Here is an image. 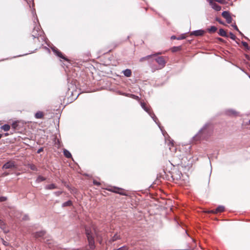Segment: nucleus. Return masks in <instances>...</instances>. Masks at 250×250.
I'll return each mask as SVG.
<instances>
[{
    "instance_id": "obj_1",
    "label": "nucleus",
    "mask_w": 250,
    "mask_h": 250,
    "mask_svg": "<svg viewBox=\"0 0 250 250\" xmlns=\"http://www.w3.org/2000/svg\"><path fill=\"white\" fill-rule=\"evenodd\" d=\"M85 233L87 238V240L89 243V245L91 249H93L94 247V238L93 236L91 230L88 229H85Z\"/></svg>"
},
{
    "instance_id": "obj_2",
    "label": "nucleus",
    "mask_w": 250,
    "mask_h": 250,
    "mask_svg": "<svg viewBox=\"0 0 250 250\" xmlns=\"http://www.w3.org/2000/svg\"><path fill=\"white\" fill-rule=\"evenodd\" d=\"M107 190L111 192L118 193V194H119L122 195H126V194L125 193V190L122 188L113 187L107 189Z\"/></svg>"
},
{
    "instance_id": "obj_3",
    "label": "nucleus",
    "mask_w": 250,
    "mask_h": 250,
    "mask_svg": "<svg viewBox=\"0 0 250 250\" xmlns=\"http://www.w3.org/2000/svg\"><path fill=\"white\" fill-rule=\"evenodd\" d=\"M17 167L15 162L13 161L7 162L2 166V169L17 168Z\"/></svg>"
},
{
    "instance_id": "obj_4",
    "label": "nucleus",
    "mask_w": 250,
    "mask_h": 250,
    "mask_svg": "<svg viewBox=\"0 0 250 250\" xmlns=\"http://www.w3.org/2000/svg\"><path fill=\"white\" fill-rule=\"evenodd\" d=\"M42 31L40 29L39 27H35L32 31V35L34 39L39 40V36H41Z\"/></svg>"
},
{
    "instance_id": "obj_5",
    "label": "nucleus",
    "mask_w": 250,
    "mask_h": 250,
    "mask_svg": "<svg viewBox=\"0 0 250 250\" xmlns=\"http://www.w3.org/2000/svg\"><path fill=\"white\" fill-rule=\"evenodd\" d=\"M140 104L142 107L146 112H147L150 116H151V109L149 105H148L145 102L141 101L140 102Z\"/></svg>"
},
{
    "instance_id": "obj_6",
    "label": "nucleus",
    "mask_w": 250,
    "mask_h": 250,
    "mask_svg": "<svg viewBox=\"0 0 250 250\" xmlns=\"http://www.w3.org/2000/svg\"><path fill=\"white\" fill-rule=\"evenodd\" d=\"M222 16L226 20L227 23H230L232 22V19L229 12L224 11L222 13Z\"/></svg>"
},
{
    "instance_id": "obj_7",
    "label": "nucleus",
    "mask_w": 250,
    "mask_h": 250,
    "mask_svg": "<svg viewBox=\"0 0 250 250\" xmlns=\"http://www.w3.org/2000/svg\"><path fill=\"white\" fill-rule=\"evenodd\" d=\"M225 208L223 206H219L215 210H211L207 211L208 213H217L219 212H222L224 211Z\"/></svg>"
},
{
    "instance_id": "obj_8",
    "label": "nucleus",
    "mask_w": 250,
    "mask_h": 250,
    "mask_svg": "<svg viewBox=\"0 0 250 250\" xmlns=\"http://www.w3.org/2000/svg\"><path fill=\"white\" fill-rule=\"evenodd\" d=\"M156 62L160 65L162 67H164L166 64V61L165 60V58L163 56L159 57L157 58L156 59Z\"/></svg>"
},
{
    "instance_id": "obj_9",
    "label": "nucleus",
    "mask_w": 250,
    "mask_h": 250,
    "mask_svg": "<svg viewBox=\"0 0 250 250\" xmlns=\"http://www.w3.org/2000/svg\"><path fill=\"white\" fill-rule=\"evenodd\" d=\"M54 52L55 53V54L60 58L63 59L64 60L66 61H67V62H69V60L66 58L63 54L59 50H58V49L57 50H54Z\"/></svg>"
},
{
    "instance_id": "obj_10",
    "label": "nucleus",
    "mask_w": 250,
    "mask_h": 250,
    "mask_svg": "<svg viewBox=\"0 0 250 250\" xmlns=\"http://www.w3.org/2000/svg\"><path fill=\"white\" fill-rule=\"evenodd\" d=\"M205 33V31L202 30H198L194 31L192 32H191L190 35H194L195 36H203Z\"/></svg>"
},
{
    "instance_id": "obj_11",
    "label": "nucleus",
    "mask_w": 250,
    "mask_h": 250,
    "mask_svg": "<svg viewBox=\"0 0 250 250\" xmlns=\"http://www.w3.org/2000/svg\"><path fill=\"white\" fill-rule=\"evenodd\" d=\"M210 5H211V7L216 11H219L221 9V7L215 2L212 3Z\"/></svg>"
},
{
    "instance_id": "obj_12",
    "label": "nucleus",
    "mask_w": 250,
    "mask_h": 250,
    "mask_svg": "<svg viewBox=\"0 0 250 250\" xmlns=\"http://www.w3.org/2000/svg\"><path fill=\"white\" fill-rule=\"evenodd\" d=\"M45 233H46V232L45 231H43V230L40 231L36 232L34 235V236L35 238H38L43 236Z\"/></svg>"
},
{
    "instance_id": "obj_13",
    "label": "nucleus",
    "mask_w": 250,
    "mask_h": 250,
    "mask_svg": "<svg viewBox=\"0 0 250 250\" xmlns=\"http://www.w3.org/2000/svg\"><path fill=\"white\" fill-rule=\"evenodd\" d=\"M123 72L124 75L127 77H129L132 75V71L129 69H126L125 70L123 71Z\"/></svg>"
},
{
    "instance_id": "obj_14",
    "label": "nucleus",
    "mask_w": 250,
    "mask_h": 250,
    "mask_svg": "<svg viewBox=\"0 0 250 250\" xmlns=\"http://www.w3.org/2000/svg\"><path fill=\"white\" fill-rule=\"evenodd\" d=\"M182 46H174L171 48L170 50L172 52H176L178 51H180L182 50Z\"/></svg>"
},
{
    "instance_id": "obj_15",
    "label": "nucleus",
    "mask_w": 250,
    "mask_h": 250,
    "mask_svg": "<svg viewBox=\"0 0 250 250\" xmlns=\"http://www.w3.org/2000/svg\"><path fill=\"white\" fill-rule=\"evenodd\" d=\"M227 113L229 115L236 116L238 114V112L233 109H229L227 111Z\"/></svg>"
},
{
    "instance_id": "obj_16",
    "label": "nucleus",
    "mask_w": 250,
    "mask_h": 250,
    "mask_svg": "<svg viewBox=\"0 0 250 250\" xmlns=\"http://www.w3.org/2000/svg\"><path fill=\"white\" fill-rule=\"evenodd\" d=\"M154 55H148V56H146V57H142L141 58L140 60H139V62H143L144 61H147V60H148L149 59H150L153 56H154Z\"/></svg>"
},
{
    "instance_id": "obj_17",
    "label": "nucleus",
    "mask_w": 250,
    "mask_h": 250,
    "mask_svg": "<svg viewBox=\"0 0 250 250\" xmlns=\"http://www.w3.org/2000/svg\"><path fill=\"white\" fill-rule=\"evenodd\" d=\"M43 116H44V114H43V112L42 111L37 112L35 114V117L37 119H42L43 117Z\"/></svg>"
},
{
    "instance_id": "obj_18",
    "label": "nucleus",
    "mask_w": 250,
    "mask_h": 250,
    "mask_svg": "<svg viewBox=\"0 0 250 250\" xmlns=\"http://www.w3.org/2000/svg\"><path fill=\"white\" fill-rule=\"evenodd\" d=\"M121 239L120 236L118 235L117 233L114 234V235L112 237L111 239L110 240V242H114L117 240H119Z\"/></svg>"
},
{
    "instance_id": "obj_19",
    "label": "nucleus",
    "mask_w": 250,
    "mask_h": 250,
    "mask_svg": "<svg viewBox=\"0 0 250 250\" xmlns=\"http://www.w3.org/2000/svg\"><path fill=\"white\" fill-rule=\"evenodd\" d=\"M63 154L65 156V157L67 158H70L72 157V155H71L70 152L66 149H64L63 150Z\"/></svg>"
},
{
    "instance_id": "obj_20",
    "label": "nucleus",
    "mask_w": 250,
    "mask_h": 250,
    "mask_svg": "<svg viewBox=\"0 0 250 250\" xmlns=\"http://www.w3.org/2000/svg\"><path fill=\"white\" fill-rule=\"evenodd\" d=\"M219 34L222 37H228V34L223 29H220L219 30Z\"/></svg>"
},
{
    "instance_id": "obj_21",
    "label": "nucleus",
    "mask_w": 250,
    "mask_h": 250,
    "mask_svg": "<svg viewBox=\"0 0 250 250\" xmlns=\"http://www.w3.org/2000/svg\"><path fill=\"white\" fill-rule=\"evenodd\" d=\"M45 188L46 189H53L57 188V186L54 184H51L46 186Z\"/></svg>"
},
{
    "instance_id": "obj_22",
    "label": "nucleus",
    "mask_w": 250,
    "mask_h": 250,
    "mask_svg": "<svg viewBox=\"0 0 250 250\" xmlns=\"http://www.w3.org/2000/svg\"><path fill=\"white\" fill-rule=\"evenodd\" d=\"M0 128L5 131H7L9 130L10 128V126L9 125L5 124L1 126L0 127Z\"/></svg>"
},
{
    "instance_id": "obj_23",
    "label": "nucleus",
    "mask_w": 250,
    "mask_h": 250,
    "mask_svg": "<svg viewBox=\"0 0 250 250\" xmlns=\"http://www.w3.org/2000/svg\"><path fill=\"white\" fill-rule=\"evenodd\" d=\"M0 228L6 232V225L4 222L0 219Z\"/></svg>"
},
{
    "instance_id": "obj_24",
    "label": "nucleus",
    "mask_w": 250,
    "mask_h": 250,
    "mask_svg": "<svg viewBox=\"0 0 250 250\" xmlns=\"http://www.w3.org/2000/svg\"><path fill=\"white\" fill-rule=\"evenodd\" d=\"M72 205V203L71 201L69 200L67 202H65L62 204V207H65L68 206H71Z\"/></svg>"
},
{
    "instance_id": "obj_25",
    "label": "nucleus",
    "mask_w": 250,
    "mask_h": 250,
    "mask_svg": "<svg viewBox=\"0 0 250 250\" xmlns=\"http://www.w3.org/2000/svg\"><path fill=\"white\" fill-rule=\"evenodd\" d=\"M28 167L29 168H30L32 170H34V171L37 170V168L36 166L35 165H34V164H28Z\"/></svg>"
},
{
    "instance_id": "obj_26",
    "label": "nucleus",
    "mask_w": 250,
    "mask_h": 250,
    "mask_svg": "<svg viewBox=\"0 0 250 250\" xmlns=\"http://www.w3.org/2000/svg\"><path fill=\"white\" fill-rule=\"evenodd\" d=\"M217 28L215 26H211L210 28L208 29V31L211 33L215 32L217 30Z\"/></svg>"
},
{
    "instance_id": "obj_27",
    "label": "nucleus",
    "mask_w": 250,
    "mask_h": 250,
    "mask_svg": "<svg viewBox=\"0 0 250 250\" xmlns=\"http://www.w3.org/2000/svg\"><path fill=\"white\" fill-rule=\"evenodd\" d=\"M227 37H229L233 40H235L236 38V36L232 33L230 32L228 35Z\"/></svg>"
},
{
    "instance_id": "obj_28",
    "label": "nucleus",
    "mask_w": 250,
    "mask_h": 250,
    "mask_svg": "<svg viewBox=\"0 0 250 250\" xmlns=\"http://www.w3.org/2000/svg\"><path fill=\"white\" fill-rule=\"evenodd\" d=\"M45 178L42 176H39L38 178L37 179V182H42V181H43L44 180H45Z\"/></svg>"
},
{
    "instance_id": "obj_29",
    "label": "nucleus",
    "mask_w": 250,
    "mask_h": 250,
    "mask_svg": "<svg viewBox=\"0 0 250 250\" xmlns=\"http://www.w3.org/2000/svg\"><path fill=\"white\" fill-rule=\"evenodd\" d=\"M11 126L13 129H16L18 127V123L17 122H15L12 124Z\"/></svg>"
},
{
    "instance_id": "obj_30",
    "label": "nucleus",
    "mask_w": 250,
    "mask_h": 250,
    "mask_svg": "<svg viewBox=\"0 0 250 250\" xmlns=\"http://www.w3.org/2000/svg\"><path fill=\"white\" fill-rule=\"evenodd\" d=\"M208 131V129L206 128H202L200 131V133L204 134L206 133Z\"/></svg>"
},
{
    "instance_id": "obj_31",
    "label": "nucleus",
    "mask_w": 250,
    "mask_h": 250,
    "mask_svg": "<svg viewBox=\"0 0 250 250\" xmlns=\"http://www.w3.org/2000/svg\"><path fill=\"white\" fill-rule=\"evenodd\" d=\"M93 184L98 186H100L101 185V183L95 180H94L93 181Z\"/></svg>"
},
{
    "instance_id": "obj_32",
    "label": "nucleus",
    "mask_w": 250,
    "mask_h": 250,
    "mask_svg": "<svg viewBox=\"0 0 250 250\" xmlns=\"http://www.w3.org/2000/svg\"><path fill=\"white\" fill-rule=\"evenodd\" d=\"M7 200V198L4 196L0 197V202L5 201Z\"/></svg>"
},
{
    "instance_id": "obj_33",
    "label": "nucleus",
    "mask_w": 250,
    "mask_h": 250,
    "mask_svg": "<svg viewBox=\"0 0 250 250\" xmlns=\"http://www.w3.org/2000/svg\"><path fill=\"white\" fill-rule=\"evenodd\" d=\"M2 243L4 245H5L6 246H7L9 245V243L7 242L4 241V240H2Z\"/></svg>"
},
{
    "instance_id": "obj_34",
    "label": "nucleus",
    "mask_w": 250,
    "mask_h": 250,
    "mask_svg": "<svg viewBox=\"0 0 250 250\" xmlns=\"http://www.w3.org/2000/svg\"><path fill=\"white\" fill-rule=\"evenodd\" d=\"M232 26L234 28V29H235V30H236L237 31H238V32H239L241 33V32H240V31L239 30V29H238V28L237 26L235 24V25H232Z\"/></svg>"
},
{
    "instance_id": "obj_35",
    "label": "nucleus",
    "mask_w": 250,
    "mask_h": 250,
    "mask_svg": "<svg viewBox=\"0 0 250 250\" xmlns=\"http://www.w3.org/2000/svg\"><path fill=\"white\" fill-rule=\"evenodd\" d=\"M243 46L245 47H248V44L246 42H242Z\"/></svg>"
},
{
    "instance_id": "obj_36",
    "label": "nucleus",
    "mask_w": 250,
    "mask_h": 250,
    "mask_svg": "<svg viewBox=\"0 0 250 250\" xmlns=\"http://www.w3.org/2000/svg\"><path fill=\"white\" fill-rule=\"evenodd\" d=\"M132 97L134 99H136V100H139V98L138 96L134 95H132Z\"/></svg>"
},
{
    "instance_id": "obj_37",
    "label": "nucleus",
    "mask_w": 250,
    "mask_h": 250,
    "mask_svg": "<svg viewBox=\"0 0 250 250\" xmlns=\"http://www.w3.org/2000/svg\"><path fill=\"white\" fill-rule=\"evenodd\" d=\"M55 193L57 196H59L60 195H61L62 193V191H57Z\"/></svg>"
},
{
    "instance_id": "obj_38",
    "label": "nucleus",
    "mask_w": 250,
    "mask_h": 250,
    "mask_svg": "<svg viewBox=\"0 0 250 250\" xmlns=\"http://www.w3.org/2000/svg\"><path fill=\"white\" fill-rule=\"evenodd\" d=\"M185 38V36H181V37H180L178 38L177 39L179 40H183V39H184Z\"/></svg>"
},
{
    "instance_id": "obj_39",
    "label": "nucleus",
    "mask_w": 250,
    "mask_h": 250,
    "mask_svg": "<svg viewBox=\"0 0 250 250\" xmlns=\"http://www.w3.org/2000/svg\"><path fill=\"white\" fill-rule=\"evenodd\" d=\"M207 0L209 2L210 5L211 4H212V3H213L214 1V0Z\"/></svg>"
},
{
    "instance_id": "obj_40",
    "label": "nucleus",
    "mask_w": 250,
    "mask_h": 250,
    "mask_svg": "<svg viewBox=\"0 0 250 250\" xmlns=\"http://www.w3.org/2000/svg\"><path fill=\"white\" fill-rule=\"evenodd\" d=\"M223 0H214L215 1L222 3Z\"/></svg>"
},
{
    "instance_id": "obj_41",
    "label": "nucleus",
    "mask_w": 250,
    "mask_h": 250,
    "mask_svg": "<svg viewBox=\"0 0 250 250\" xmlns=\"http://www.w3.org/2000/svg\"><path fill=\"white\" fill-rule=\"evenodd\" d=\"M177 38L176 37V36H171V39L172 40H174V39H177Z\"/></svg>"
},
{
    "instance_id": "obj_42",
    "label": "nucleus",
    "mask_w": 250,
    "mask_h": 250,
    "mask_svg": "<svg viewBox=\"0 0 250 250\" xmlns=\"http://www.w3.org/2000/svg\"><path fill=\"white\" fill-rule=\"evenodd\" d=\"M43 150V149L42 148H40L38 150V153H40L41 151H42Z\"/></svg>"
},
{
    "instance_id": "obj_43",
    "label": "nucleus",
    "mask_w": 250,
    "mask_h": 250,
    "mask_svg": "<svg viewBox=\"0 0 250 250\" xmlns=\"http://www.w3.org/2000/svg\"><path fill=\"white\" fill-rule=\"evenodd\" d=\"M217 21H218L220 23L223 24V23L221 22V21H219V20H217Z\"/></svg>"
},
{
    "instance_id": "obj_44",
    "label": "nucleus",
    "mask_w": 250,
    "mask_h": 250,
    "mask_svg": "<svg viewBox=\"0 0 250 250\" xmlns=\"http://www.w3.org/2000/svg\"><path fill=\"white\" fill-rule=\"evenodd\" d=\"M3 175H8V173H5L3 174Z\"/></svg>"
},
{
    "instance_id": "obj_45",
    "label": "nucleus",
    "mask_w": 250,
    "mask_h": 250,
    "mask_svg": "<svg viewBox=\"0 0 250 250\" xmlns=\"http://www.w3.org/2000/svg\"><path fill=\"white\" fill-rule=\"evenodd\" d=\"M8 135V133H5V136H7Z\"/></svg>"
},
{
    "instance_id": "obj_46",
    "label": "nucleus",
    "mask_w": 250,
    "mask_h": 250,
    "mask_svg": "<svg viewBox=\"0 0 250 250\" xmlns=\"http://www.w3.org/2000/svg\"><path fill=\"white\" fill-rule=\"evenodd\" d=\"M2 135L0 134V139L2 137Z\"/></svg>"
},
{
    "instance_id": "obj_47",
    "label": "nucleus",
    "mask_w": 250,
    "mask_h": 250,
    "mask_svg": "<svg viewBox=\"0 0 250 250\" xmlns=\"http://www.w3.org/2000/svg\"><path fill=\"white\" fill-rule=\"evenodd\" d=\"M249 78H250V75L249 76Z\"/></svg>"
}]
</instances>
